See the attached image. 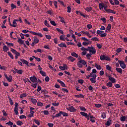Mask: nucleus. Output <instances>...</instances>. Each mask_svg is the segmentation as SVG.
<instances>
[{
    "label": "nucleus",
    "mask_w": 127,
    "mask_h": 127,
    "mask_svg": "<svg viewBox=\"0 0 127 127\" xmlns=\"http://www.w3.org/2000/svg\"><path fill=\"white\" fill-rule=\"evenodd\" d=\"M67 59L69 60L71 62H74L75 60H76V59H74L72 56H69L67 58Z\"/></svg>",
    "instance_id": "25"
},
{
    "label": "nucleus",
    "mask_w": 127,
    "mask_h": 127,
    "mask_svg": "<svg viewBox=\"0 0 127 127\" xmlns=\"http://www.w3.org/2000/svg\"><path fill=\"white\" fill-rule=\"evenodd\" d=\"M106 86L107 87H109V88H111L113 86V83L111 81H109L108 83H106Z\"/></svg>",
    "instance_id": "31"
},
{
    "label": "nucleus",
    "mask_w": 127,
    "mask_h": 127,
    "mask_svg": "<svg viewBox=\"0 0 127 127\" xmlns=\"http://www.w3.org/2000/svg\"><path fill=\"white\" fill-rule=\"evenodd\" d=\"M20 120H22V119H26V116L25 115H21L19 116Z\"/></svg>",
    "instance_id": "63"
},
{
    "label": "nucleus",
    "mask_w": 127,
    "mask_h": 127,
    "mask_svg": "<svg viewBox=\"0 0 127 127\" xmlns=\"http://www.w3.org/2000/svg\"><path fill=\"white\" fill-rule=\"evenodd\" d=\"M84 9H85V10L87 11V12H90V11H91L92 10V8L91 6L86 7L85 8H84Z\"/></svg>",
    "instance_id": "21"
},
{
    "label": "nucleus",
    "mask_w": 127,
    "mask_h": 127,
    "mask_svg": "<svg viewBox=\"0 0 127 127\" xmlns=\"http://www.w3.org/2000/svg\"><path fill=\"white\" fill-rule=\"evenodd\" d=\"M59 47H61L62 48H63V47H64L65 48H67V46L66 45V44L65 43H61L58 45Z\"/></svg>",
    "instance_id": "20"
},
{
    "label": "nucleus",
    "mask_w": 127,
    "mask_h": 127,
    "mask_svg": "<svg viewBox=\"0 0 127 127\" xmlns=\"http://www.w3.org/2000/svg\"><path fill=\"white\" fill-rule=\"evenodd\" d=\"M97 78V74H93L92 77L90 78L91 82L92 83H96V78Z\"/></svg>",
    "instance_id": "7"
},
{
    "label": "nucleus",
    "mask_w": 127,
    "mask_h": 127,
    "mask_svg": "<svg viewBox=\"0 0 127 127\" xmlns=\"http://www.w3.org/2000/svg\"><path fill=\"white\" fill-rule=\"evenodd\" d=\"M14 8H16V6L13 3L11 4V9H14Z\"/></svg>",
    "instance_id": "60"
},
{
    "label": "nucleus",
    "mask_w": 127,
    "mask_h": 127,
    "mask_svg": "<svg viewBox=\"0 0 127 127\" xmlns=\"http://www.w3.org/2000/svg\"><path fill=\"white\" fill-rule=\"evenodd\" d=\"M75 97L76 98H82V99H84V95L83 94L75 95Z\"/></svg>",
    "instance_id": "34"
},
{
    "label": "nucleus",
    "mask_w": 127,
    "mask_h": 127,
    "mask_svg": "<svg viewBox=\"0 0 127 127\" xmlns=\"http://www.w3.org/2000/svg\"><path fill=\"white\" fill-rule=\"evenodd\" d=\"M80 110L83 111V112H86V108L83 106L79 107Z\"/></svg>",
    "instance_id": "59"
},
{
    "label": "nucleus",
    "mask_w": 127,
    "mask_h": 127,
    "mask_svg": "<svg viewBox=\"0 0 127 127\" xmlns=\"http://www.w3.org/2000/svg\"><path fill=\"white\" fill-rule=\"evenodd\" d=\"M106 69L107 70H108V71H112V67L111 66H110V65L107 64L106 66Z\"/></svg>",
    "instance_id": "35"
},
{
    "label": "nucleus",
    "mask_w": 127,
    "mask_h": 127,
    "mask_svg": "<svg viewBox=\"0 0 127 127\" xmlns=\"http://www.w3.org/2000/svg\"><path fill=\"white\" fill-rule=\"evenodd\" d=\"M45 37L47 39H49V40H50V39H51V36L50 35H45Z\"/></svg>",
    "instance_id": "64"
},
{
    "label": "nucleus",
    "mask_w": 127,
    "mask_h": 127,
    "mask_svg": "<svg viewBox=\"0 0 127 127\" xmlns=\"http://www.w3.org/2000/svg\"><path fill=\"white\" fill-rule=\"evenodd\" d=\"M99 9L102 10V9H104V6H105V4L104 3H99Z\"/></svg>",
    "instance_id": "16"
},
{
    "label": "nucleus",
    "mask_w": 127,
    "mask_h": 127,
    "mask_svg": "<svg viewBox=\"0 0 127 127\" xmlns=\"http://www.w3.org/2000/svg\"><path fill=\"white\" fill-rule=\"evenodd\" d=\"M67 107H68L66 108V110L70 113H75L77 111V109L74 108V107L71 106L70 104H68Z\"/></svg>",
    "instance_id": "2"
},
{
    "label": "nucleus",
    "mask_w": 127,
    "mask_h": 127,
    "mask_svg": "<svg viewBox=\"0 0 127 127\" xmlns=\"http://www.w3.org/2000/svg\"><path fill=\"white\" fill-rule=\"evenodd\" d=\"M107 12H108V13H113V14H116V11L111 9H108Z\"/></svg>",
    "instance_id": "22"
},
{
    "label": "nucleus",
    "mask_w": 127,
    "mask_h": 127,
    "mask_svg": "<svg viewBox=\"0 0 127 127\" xmlns=\"http://www.w3.org/2000/svg\"><path fill=\"white\" fill-rule=\"evenodd\" d=\"M87 51H89L90 55H93V54H96V49L93 46L87 47Z\"/></svg>",
    "instance_id": "1"
},
{
    "label": "nucleus",
    "mask_w": 127,
    "mask_h": 127,
    "mask_svg": "<svg viewBox=\"0 0 127 127\" xmlns=\"http://www.w3.org/2000/svg\"><path fill=\"white\" fill-rule=\"evenodd\" d=\"M67 12H68V13H70V12L72 11V9L71 8V7H70V6H67Z\"/></svg>",
    "instance_id": "53"
},
{
    "label": "nucleus",
    "mask_w": 127,
    "mask_h": 127,
    "mask_svg": "<svg viewBox=\"0 0 127 127\" xmlns=\"http://www.w3.org/2000/svg\"><path fill=\"white\" fill-rule=\"evenodd\" d=\"M108 78L109 81H111V83H112L113 84L116 83V79H115V78L111 76V75L108 76Z\"/></svg>",
    "instance_id": "9"
},
{
    "label": "nucleus",
    "mask_w": 127,
    "mask_h": 127,
    "mask_svg": "<svg viewBox=\"0 0 127 127\" xmlns=\"http://www.w3.org/2000/svg\"><path fill=\"white\" fill-rule=\"evenodd\" d=\"M80 115L82 116L83 117H85L87 120H90V116L88 115V114L83 112H80Z\"/></svg>",
    "instance_id": "6"
},
{
    "label": "nucleus",
    "mask_w": 127,
    "mask_h": 127,
    "mask_svg": "<svg viewBox=\"0 0 127 127\" xmlns=\"http://www.w3.org/2000/svg\"><path fill=\"white\" fill-rule=\"evenodd\" d=\"M34 111L30 110V114L28 115V117L32 118L34 116Z\"/></svg>",
    "instance_id": "17"
},
{
    "label": "nucleus",
    "mask_w": 127,
    "mask_h": 127,
    "mask_svg": "<svg viewBox=\"0 0 127 127\" xmlns=\"http://www.w3.org/2000/svg\"><path fill=\"white\" fill-rule=\"evenodd\" d=\"M4 76L6 80H7V81H8V82H12V76L9 75L8 76L7 74H6L5 73L4 74Z\"/></svg>",
    "instance_id": "5"
},
{
    "label": "nucleus",
    "mask_w": 127,
    "mask_h": 127,
    "mask_svg": "<svg viewBox=\"0 0 127 127\" xmlns=\"http://www.w3.org/2000/svg\"><path fill=\"white\" fill-rule=\"evenodd\" d=\"M40 74H41L43 77H46V73L43 70L40 71Z\"/></svg>",
    "instance_id": "33"
},
{
    "label": "nucleus",
    "mask_w": 127,
    "mask_h": 127,
    "mask_svg": "<svg viewBox=\"0 0 127 127\" xmlns=\"http://www.w3.org/2000/svg\"><path fill=\"white\" fill-rule=\"evenodd\" d=\"M59 18H60L61 19V22H62V23H66V22H65V21H64V18H63V17L61 16H59Z\"/></svg>",
    "instance_id": "40"
},
{
    "label": "nucleus",
    "mask_w": 127,
    "mask_h": 127,
    "mask_svg": "<svg viewBox=\"0 0 127 127\" xmlns=\"http://www.w3.org/2000/svg\"><path fill=\"white\" fill-rule=\"evenodd\" d=\"M9 25L10 26H12V27H16V26H17V23L15 22L14 20H13L12 22V24H11L10 22L9 23Z\"/></svg>",
    "instance_id": "10"
},
{
    "label": "nucleus",
    "mask_w": 127,
    "mask_h": 127,
    "mask_svg": "<svg viewBox=\"0 0 127 127\" xmlns=\"http://www.w3.org/2000/svg\"><path fill=\"white\" fill-rule=\"evenodd\" d=\"M33 122L36 124V125H37V126H40V122L38 120H36L35 119H33Z\"/></svg>",
    "instance_id": "28"
},
{
    "label": "nucleus",
    "mask_w": 127,
    "mask_h": 127,
    "mask_svg": "<svg viewBox=\"0 0 127 127\" xmlns=\"http://www.w3.org/2000/svg\"><path fill=\"white\" fill-rule=\"evenodd\" d=\"M56 30L58 31L60 33H61L62 34H64V32H63V30L59 29V28H56Z\"/></svg>",
    "instance_id": "49"
},
{
    "label": "nucleus",
    "mask_w": 127,
    "mask_h": 127,
    "mask_svg": "<svg viewBox=\"0 0 127 127\" xmlns=\"http://www.w3.org/2000/svg\"><path fill=\"white\" fill-rule=\"evenodd\" d=\"M31 102L33 105L37 104V100L35 98H31Z\"/></svg>",
    "instance_id": "13"
},
{
    "label": "nucleus",
    "mask_w": 127,
    "mask_h": 127,
    "mask_svg": "<svg viewBox=\"0 0 127 127\" xmlns=\"http://www.w3.org/2000/svg\"><path fill=\"white\" fill-rule=\"evenodd\" d=\"M118 63H119L120 66L122 69H126V68H127V65L125 64V62L123 61L118 60Z\"/></svg>",
    "instance_id": "3"
},
{
    "label": "nucleus",
    "mask_w": 127,
    "mask_h": 127,
    "mask_svg": "<svg viewBox=\"0 0 127 127\" xmlns=\"http://www.w3.org/2000/svg\"><path fill=\"white\" fill-rule=\"evenodd\" d=\"M26 96H27V95H26V93H23L20 95V98L23 99V98L26 97Z\"/></svg>",
    "instance_id": "42"
},
{
    "label": "nucleus",
    "mask_w": 127,
    "mask_h": 127,
    "mask_svg": "<svg viewBox=\"0 0 127 127\" xmlns=\"http://www.w3.org/2000/svg\"><path fill=\"white\" fill-rule=\"evenodd\" d=\"M62 115V111H60L59 113L56 115L57 118H58L59 117H61Z\"/></svg>",
    "instance_id": "57"
},
{
    "label": "nucleus",
    "mask_w": 127,
    "mask_h": 127,
    "mask_svg": "<svg viewBox=\"0 0 127 127\" xmlns=\"http://www.w3.org/2000/svg\"><path fill=\"white\" fill-rule=\"evenodd\" d=\"M41 93L42 94H48V91L45 89H44L41 91Z\"/></svg>",
    "instance_id": "50"
},
{
    "label": "nucleus",
    "mask_w": 127,
    "mask_h": 127,
    "mask_svg": "<svg viewBox=\"0 0 127 127\" xmlns=\"http://www.w3.org/2000/svg\"><path fill=\"white\" fill-rule=\"evenodd\" d=\"M62 115H63V117H68V115L67 113L62 111Z\"/></svg>",
    "instance_id": "54"
},
{
    "label": "nucleus",
    "mask_w": 127,
    "mask_h": 127,
    "mask_svg": "<svg viewBox=\"0 0 127 127\" xmlns=\"http://www.w3.org/2000/svg\"><path fill=\"white\" fill-rule=\"evenodd\" d=\"M14 111L16 115H18V108H14Z\"/></svg>",
    "instance_id": "62"
},
{
    "label": "nucleus",
    "mask_w": 127,
    "mask_h": 127,
    "mask_svg": "<svg viewBox=\"0 0 127 127\" xmlns=\"http://www.w3.org/2000/svg\"><path fill=\"white\" fill-rule=\"evenodd\" d=\"M91 40H92L93 41H99V39L98 37H93L91 39Z\"/></svg>",
    "instance_id": "56"
},
{
    "label": "nucleus",
    "mask_w": 127,
    "mask_h": 127,
    "mask_svg": "<svg viewBox=\"0 0 127 127\" xmlns=\"http://www.w3.org/2000/svg\"><path fill=\"white\" fill-rule=\"evenodd\" d=\"M35 35H38L39 37H43V35L41 33H35Z\"/></svg>",
    "instance_id": "52"
},
{
    "label": "nucleus",
    "mask_w": 127,
    "mask_h": 127,
    "mask_svg": "<svg viewBox=\"0 0 127 127\" xmlns=\"http://www.w3.org/2000/svg\"><path fill=\"white\" fill-rule=\"evenodd\" d=\"M21 61L22 63H23V64H25V65H27V66L29 67V65H28V62H27V61L24 59H23V60H21Z\"/></svg>",
    "instance_id": "23"
},
{
    "label": "nucleus",
    "mask_w": 127,
    "mask_h": 127,
    "mask_svg": "<svg viewBox=\"0 0 127 127\" xmlns=\"http://www.w3.org/2000/svg\"><path fill=\"white\" fill-rule=\"evenodd\" d=\"M44 24L46 25V26H47V27H50L51 26L49 25V23H48V21L45 20L44 21Z\"/></svg>",
    "instance_id": "38"
},
{
    "label": "nucleus",
    "mask_w": 127,
    "mask_h": 127,
    "mask_svg": "<svg viewBox=\"0 0 127 127\" xmlns=\"http://www.w3.org/2000/svg\"><path fill=\"white\" fill-rule=\"evenodd\" d=\"M111 124H112V120H110L107 121V122L105 123V126L110 127V125Z\"/></svg>",
    "instance_id": "27"
},
{
    "label": "nucleus",
    "mask_w": 127,
    "mask_h": 127,
    "mask_svg": "<svg viewBox=\"0 0 127 127\" xmlns=\"http://www.w3.org/2000/svg\"><path fill=\"white\" fill-rule=\"evenodd\" d=\"M77 65L79 68H82L83 67V64L79 62H77Z\"/></svg>",
    "instance_id": "43"
},
{
    "label": "nucleus",
    "mask_w": 127,
    "mask_h": 127,
    "mask_svg": "<svg viewBox=\"0 0 127 127\" xmlns=\"http://www.w3.org/2000/svg\"><path fill=\"white\" fill-rule=\"evenodd\" d=\"M116 70L117 72H118V73H120V74H123V69L121 68L117 67L116 68Z\"/></svg>",
    "instance_id": "26"
},
{
    "label": "nucleus",
    "mask_w": 127,
    "mask_h": 127,
    "mask_svg": "<svg viewBox=\"0 0 127 127\" xmlns=\"http://www.w3.org/2000/svg\"><path fill=\"white\" fill-rule=\"evenodd\" d=\"M30 80L32 83H36V82H37V77L35 76H31L30 77Z\"/></svg>",
    "instance_id": "8"
},
{
    "label": "nucleus",
    "mask_w": 127,
    "mask_h": 127,
    "mask_svg": "<svg viewBox=\"0 0 127 127\" xmlns=\"http://www.w3.org/2000/svg\"><path fill=\"white\" fill-rule=\"evenodd\" d=\"M80 63L82 64V65H86V64H87V62L85 61V60H80L79 61Z\"/></svg>",
    "instance_id": "41"
},
{
    "label": "nucleus",
    "mask_w": 127,
    "mask_h": 127,
    "mask_svg": "<svg viewBox=\"0 0 127 127\" xmlns=\"http://www.w3.org/2000/svg\"><path fill=\"white\" fill-rule=\"evenodd\" d=\"M50 23L52 25H53V26H56L57 25V24L55 23V21H51Z\"/></svg>",
    "instance_id": "61"
},
{
    "label": "nucleus",
    "mask_w": 127,
    "mask_h": 127,
    "mask_svg": "<svg viewBox=\"0 0 127 127\" xmlns=\"http://www.w3.org/2000/svg\"><path fill=\"white\" fill-rule=\"evenodd\" d=\"M37 106H38V107H43V103H42V102H37Z\"/></svg>",
    "instance_id": "45"
},
{
    "label": "nucleus",
    "mask_w": 127,
    "mask_h": 127,
    "mask_svg": "<svg viewBox=\"0 0 127 127\" xmlns=\"http://www.w3.org/2000/svg\"><path fill=\"white\" fill-rule=\"evenodd\" d=\"M16 125L20 127L23 125V123L20 121H18L16 122Z\"/></svg>",
    "instance_id": "30"
},
{
    "label": "nucleus",
    "mask_w": 127,
    "mask_h": 127,
    "mask_svg": "<svg viewBox=\"0 0 127 127\" xmlns=\"http://www.w3.org/2000/svg\"><path fill=\"white\" fill-rule=\"evenodd\" d=\"M71 55L72 56V57H75V58H78V57H79L78 54L74 52L71 53Z\"/></svg>",
    "instance_id": "19"
},
{
    "label": "nucleus",
    "mask_w": 127,
    "mask_h": 127,
    "mask_svg": "<svg viewBox=\"0 0 127 127\" xmlns=\"http://www.w3.org/2000/svg\"><path fill=\"white\" fill-rule=\"evenodd\" d=\"M9 50V49H8V47H7V46L5 45L3 46V51H4V52H7Z\"/></svg>",
    "instance_id": "24"
},
{
    "label": "nucleus",
    "mask_w": 127,
    "mask_h": 127,
    "mask_svg": "<svg viewBox=\"0 0 127 127\" xmlns=\"http://www.w3.org/2000/svg\"><path fill=\"white\" fill-rule=\"evenodd\" d=\"M68 66H67V65H66L65 64H64L63 66H59V68L61 70H62L63 71H64V70H65L66 68H67Z\"/></svg>",
    "instance_id": "11"
},
{
    "label": "nucleus",
    "mask_w": 127,
    "mask_h": 127,
    "mask_svg": "<svg viewBox=\"0 0 127 127\" xmlns=\"http://www.w3.org/2000/svg\"><path fill=\"white\" fill-rule=\"evenodd\" d=\"M65 37H66V36H65V35H64V34H63L62 35H61L60 36V39L62 41H65Z\"/></svg>",
    "instance_id": "14"
},
{
    "label": "nucleus",
    "mask_w": 127,
    "mask_h": 127,
    "mask_svg": "<svg viewBox=\"0 0 127 127\" xmlns=\"http://www.w3.org/2000/svg\"><path fill=\"white\" fill-rule=\"evenodd\" d=\"M34 52V53H37V52H39V53H42V50L40 49H37V50H35Z\"/></svg>",
    "instance_id": "32"
},
{
    "label": "nucleus",
    "mask_w": 127,
    "mask_h": 127,
    "mask_svg": "<svg viewBox=\"0 0 127 127\" xmlns=\"http://www.w3.org/2000/svg\"><path fill=\"white\" fill-rule=\"evenodd\" d=\"M0 70H4V71H5V70H6V66H2V65L0 64Z\"/></svg>",
    "instance_id": "46"
},
{
    "label": "nucleus",
    "mask_w": 127,
    "mask_h": 127,
    "mask_svg": "<svg viewBox=\"0 0 127 127\" xmlns=\"http://www.w3.org/2000/svg\"><path fill=\"white\" fill-rule=\"evenodd\" d=\"M101 117L103 119H106V118H107V115L106 114V113L103 112L101 115Z\"/></svg>",
    "instance_id": "51"
},
{
    "label": "nucleus",
    "mask_w": 127,
    "mask_h": 127,
    "mask_svg": "<svg viewBox=\"0 0 127 127\" xmlns=\"http://www.w3.org/2000/svg\"><path fill=\"white\" fill-rule=\"evenodd\" d=\"M100 60L102 61L103 60H106V61H110L111 60V58L108 56H105V55H101L100 57Z\"/></svg>",
    "instance_id": "4"
},
{
    "label": "nucleus",
    "mask_w": 127,
    "mask_h": 127,
    "mask_svg": "<svg viewBox=\"0 0 127 127\" xmlns=\"http://www.w3.org/2000/svg\"><path fill=\"white\" fill-rule=\"evenodd\" d=\"M6 44H7V45H8V46H12V47H13V46L14 45L13 44V43H8L7 42H6Z\"/></svg>",
    "instance_id": "58"
},
{
    "label": "nucleus",
    "mask_w": 127,
    "mask_h": 127,
    "mask_svg": "<svg viewBox=\"0 0 127 127\" xmlns=\"http://www.w3.org/2000/svg\"><path fill=\"white\" fill-rule=\"evenodd\" d=\"M112 29V25L111 24H108L107 27H106V29L108 30V31H110L111 29Z\"/></svg>",
    "instance_id": "37"
},
{
    "label": "nucleus",
    "mask_w": 127,
    "mask_h": 127,
    "mask_svg": "<svg viewBox=\"0 0 127 127\" xmlns=\"http://www.w3.org/2000/svg\"><path fill=\"white\" fill-rule=\"evenodd\" d=\"M17 42L19 43V44H24V41L21 40V39L19 38L17 40Z\"/></svg>",
    "instance_id": "29"
},
{
    "label": "nucleus",
    "mask_w": 127,
    "mask_h": 127,
    "mask_svg": "<svg viewBox=\"0 0 127 127\" xmlns=\"http://www.w3.org/2000/svg\"><path fill=\"white\" fill-rule=\"evenodd\" d=\"M94 66L96 68V69H97V70H101L102 69L101 65L98 64H94Z\"/></svg>",
    "instance_id": "15"
},
{
    "label": "nucleus",
    "mask_w": 127,
    "mask_h": 127,
    "mask_svg": "<svg viewBox=\"0 0 127 127\" xmlns=\"http://www.w3.org/2000/svg\"><path fill=\"white\" fill-rule=\"evenodd\" d=\"M33 42L34 43H35V44H37V43L39 42V39H38L37 37H34L33 39Z\"/></svg>",
    "instance_id": "18"
},
{
    "label": "nucleus",
    "mask_w": 127,
    "mask_h": 127,
    "mask_svg": "<svg viewBox=\"0 0 127 127\" xmlns=\"http://www.w3.org/2000/svg\"><path fill=\"white\" fill-rule=\"evenodd\" d=\"M91 54H86V58L88 60H91Z\"/></svg>",
    "instance_id": "55"
},
{
    "label": "nucleus",
    "mask_w": 127,
    "mask_h": 127,
    "mask_svg": "<svg viewBox=\"0 0 127 127\" xmlns=\"http://www.w3.org/2000/svg\"><path fill=\"white\" fill-rule=\"evenodd\" d=\"M5 125H8V126H10L11 127L12 126H13V123L11 122L10 121H9L7 123L5 124Z\"/></svg>",
    "instance_id": "47"
},
{
    "label": "nucleus",
    "mask_w": 127,
    "mask_h": 127,
    "mask_svg": "<svg viewBox=\"0 0 127 127\" xmlns=\"http://www.w3.org/2000/svg\"><path fill=\"white\" fill-rule=\"evenodd\" d=\"M8 99H9V102L10 103V105H11V106H12L13 105V101H12V99H11V98L8 97Z\"/></svg>",
    "instance_id": "48"
},
{
    "label": "nucleus",
    "mask_w": 127,
    "mask_h": 127,
    "mask_svg": "<svg viewBox=\"0 0 127 127\" xmlns=\"http://www.w3.org/2000/svg\"><path fill=\"white\" fill-rule=\"evenodd\" d=\"M33 58H34V59H36L38 62H40L41 61V59L40 58H37L34 56H32Z\"/></svg>",
    "instance_id": "39"
},
{
    "label": "nucleus",
    "mask_w": 127,
    "mask_h": 127,
    "mask_svg": "<svg viewBox=\"0 0 127 127\" xmlns=\"http://www.w3.org/2000/svg\"><path fill=\"white\" fill-rule=\"evenodd\" d=\"M14 70H15V71H16V73H17V74H19L20 75H21V74H22V73H23L22 69H17L15 68H14Z\"/></svg>",
    "instance_id": "12"
},
{
    "label": "nucleus",
    "mask_w": 127,
    "mask_h": 127,
    "mask_svg": "<svg viewBox=\"0 0 127 127\" xmlns=\"http://www.w3.org/2000/svg\"><path fill=\"white\" fill-rule=\"evenodd\" d=\"M7 54H8V56H9V57L11 59H14L13 55H12V54H11V53L8 52Z\"/></svg>",
    "instance_id": "44"
},
{
    "label": "nucleus",
    "mask_w": 127,
    "mask_h": 127,
    "mask_svg": "<svg viewBox=\"0 0 127 127\" xmlns=\"http://www.w3.org/2000/svg\"><path fill=\"white\" fill-rule=\"evenodd\" d=\"M126 120H127V117L126 116H122L120 118L121 122H125Z\"/></svg>",
    "instance_id": "36"
}]
</instances>
